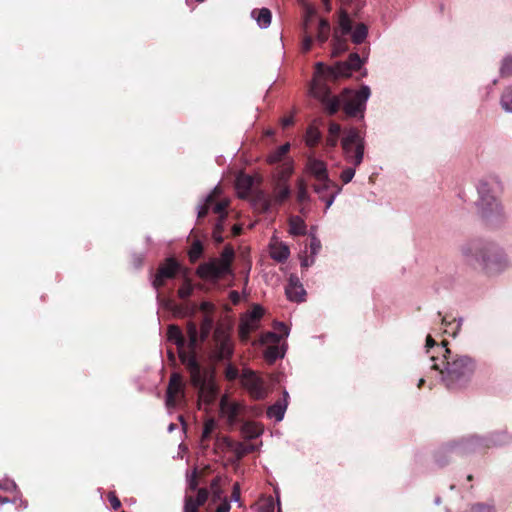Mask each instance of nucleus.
Wrapping results in <instances>:
<instances>
[{
    "instance_id": "12",
    "label": "nucleus",
    "mask_w": 512,
    "mask_h": 512,
    "mask_svg": "<svg viewBox=\"0 0 512 512\" xmlns=\"http://www.w3.org/2000/svg\"><path fill=\"white\" fill-rule=\"evenodd\" d=\"M291 195L290 187L287 183V178L281 175L275 182L273 188V197L265 195L263 192L259 194V200L262 203L264 211L270 210L273 205L283 204Z\"/></svg>"
},
{
    "instance_id": "44",
    "label": "nucleus",
    "mask_w": 512,
    "mask_h": 512,
    "mask_svg": "<svg viewBox=\"0 0 512 512\" xmlns=\"http://www.w3.org/2000/svg\"><path fill=\"white\" fill-rule=\"evenodd\" d=\"M355 175V167H348L341 172L340 178L344 184L349 183Z\"/></svg>"
},
{
    "instance_id": "11",
    "label": "nucleus",
    "mask_w": 512,
    "mask_h": 512,
    "mask_svg": "<svg viewBox=\"0 0 512 512\" xmlns=\"http://www.w3.org/2000/svg\"><path fill=\"white\" fill-rule=\"evenodd\" d=\"M344 157L346 161L358 167L364 156L365 143L360 131L357 128H349L345 131L341 141Z\"/></svg>"
},
{
    "instance_id": "37",
    "label": "nucleus",
    "mask_w": 512,
    "mask_h": 512,
    "mask_svg": "<svg viewBox=\"0 0 512 512\" xmlns=\"http://www.w3.org/2000/svg\"><path fill=\"white\" fill-rule=\"evenodd\" d=\"M309 18H310V16L307 15L305 18V21H304L305 35L303 36V39H302V45H301L302 53H308L311 50L312 44H313L312 36L307 33V25H308Z\"/></svg>"
},
{
    "instance_id": "50",
    "label": "nucleus",
    "mask_w": 512,
    "mask_h": 512,
    "mask_svg": "<svg viewBox=\"0 0 512 512\" xmlns=\"http://www.w3.org/2000/svg\"><path fill=\"white\" fill-rule=\"evenodd\" d=\"M341 133V126L336 122H331L329 124L328 134L339 137Z\"/></svg>"
},
{
    "instance_id": "33",
    "label": "nucleus",
    "mask_w": 512,
    "mask_h": 512,
    "mask_svg": "<svg viewBox=\"0 0 512 512\" xmlns=\"http://www.w3.org/2000/svg\"><path fill=\"white\" fill-rule=\"evenodd\" d=\"M290 150V144L286 143L280 147H278L275 151L269 154L268 156V162L270 164H275L283 160V158L286 156V154Z\"/></svg>"
},
{
    "instance_id": "13",
    "label": "nucleus",
    "mask_w": 512,
    "mask_h": 512,
    "mask_svg": "<svg viewBox=\"0 0 512 512\" xmlns=\"http://www.w3.org/2000/svg\"><path fill=\"white\" fill-rule=\"evenodd\" d=\"M352 24L353 22L349 14L341 10L338 20V29L334 30L332 38L333 56L336 57L347 49V40L344 36L350 34L353 28Z\"/></svg>"
},
{
    "instance_id": "60",
    "label": "nucleus",
    "mask_w": 512,
    "mask_h": 512,
    "mask_svg": "<svg viewBox=\"0 0 512 512\" xmlns=\"http://www.w3.org/2000/svg\"><path fill=\"white\" fill-rule=\"evenodd\" d=\"M224 222L225 221H221L220 219H218L217 223L214 226L213 231H217V232L223 233L224 229H225L224 228Z\"/></svg>"
},
{
    "instance_id": "35",
    "label": "nucleus",
    "mask_w": 512,
    "mask_h": 512,
    "mask_svg": "<svg viewBox=\"0 0 512 512\" xmlns=\"http://www.w3.org/2000/svg\"><path fill=\"white\" fill-rule=\"evenodd\" d=\"M204 247L202 242L197 239L193 241L191 248L189 250V259L192 263H195L203 254Z\"/></svg>"
},
{
    "instance_id": "16",
    "label": "nucleus",
    "mask_w": 512,
    "mask_h": 512,
    "mask_svg": "<svg viewBox=\"0 0 512 512\" xmlns=\"http://www.w3.org/2000/svg\"><path fill=\"white\" fill-rule=\"evenodd\" d=\"M228 206V202L223 201H216V189L207 196L204 204L200 207L198 211V221L205 218L209 211L211 210L214 214L218 215V219L221 221H225L227 218V211L226 208Z\"/></svg>"
},
{
    "instance_id": "41",
    "label": "nucleus",
    "mask_w": 512,
    "mask_h": 512,
    "mask_svg": "<svg viewBox=\"0 0 512 512\" xmlns=\"http://www.w3.org/2000/svg\"><path fill=\"white\" fill-rule=\"evenodd\" d=\"M254 329V326L252 325L251 322H243L240 324V327H239V336L241 338V340H247L249 338V335L251 333V331H253Z\"/></svg>"
},
{
    "instance_id": "10",
    "label": "nucleus",
    "mask_w": 512,
    "mask_h": 512,
    "mask_svg": "<svg viewBox=\"0 0 512 512\" xmlns=\"http://www.w3.org/2000/svg\"><path fill=\"white\" fill-rule=\"evenodd\" d=\"M221 483V476H216L215 478L212 479L210 483V490H208L207 488H200L197 492L196 497L186 494L184 499L183 512H199V508L207 502L210 493L212 502L214 503L224 499Z\"/></svg>"
},
{
    "instance_id": "25",
    "label": "nucleus",
    "mask_w": 512,
    "mask_h": 512,
    "mask_svg": "<svg viewBox=\"0 0 512 512\" xmlns=\"http://www.w3.org/2000/svg\"><path fill=\"white\" fill-rule=\"evenodd\" d=\"M306 223L300 216H292L289 218V233L294 236L306 234Z\"/></svg>"
},
{
    "instance_id": "18",
    "label": "nucleus",
    "mask_w": 512,
    "mask_h": 512,
    "mask_svg": "<svg viewBox=\"0 0 512 512\" xmlns=\"http://www.w3.org/2000/svg\"><path fill=\"white\" fill-rule=\"evenodd\" d=\"M215 357L217 360H228L233 355V345L230 337L220 329L214 332Z\"/></svg>"
},
{
    "instance_id": "56",
    "label": "nucleus",
    "mask_w": 512,
    "mask_h": 512,
    "mask_svg": "<svg viewBox=\"0 0 512 512\" xmlns=\"http://www.w3.org/2000/svg\"><path fill=\"white\" fill-rule=\"evenodd\" d=\"M232 499L238 501L240 499V486L238 483L233 485V491L231 495Z\"/></svg>"
},
{
    "instance_id": "59",
    "label": "nucleus",
    "mask_w": 512,
    "mask_h": 512,
    "mask_svg": "<svg viewBox=\"0 0 512 512\" xmlns=\"http://www.w3.org/2000/svg\"><path fill=\"white\" fill-rule=\"evenodd\" d=\"M310 257H311V259H310V260H309V258H308L307 256H306V257H304V258L302 259V261H301V266H302L303 268H308L310 265H312V264H313V262H314V257H312V256H310Z\"/></svg>"
},
{
    "instance_id": "42",
    "label": "nucleus",
    "mask_w": 512,
    "mask_h": 512,
    "mask_svg": "<svg viewBox=\"0 0 512 512\" xmlns=\"http://www.w3.org/2000/svg\"><path fill=\"white\" fill-rule=\"evenodd\" d=\"M282 336L276 332H267L263 334L261 340L263 343H271V345H278L281 341Z\"/></svg>"
},
{
    "instance_id": "58",
    "label": "nucleus",
    "mask_w": 512,
    "mask_h": 512,
    "mask_svg": "<svg viewBox=\"0 0 512 512\" xmlns=\"http://www.w3.org/2000/svg\"><path fill=\"white\" fill-rule=\"evenodd\" d=\"M212 237L214 239V241L217 243V244H220L223 242L224 238H223V233H220V232H217V231H213L212 232Z\"/></svg>"
},
{
    "instance_id": "43",
    "label": "nucleus",
    "mask_w": 512,
    "mask_h": 512,
    "mask_svg": "<svg viewBox=\"0 0 512 512\" xmlns=\"http://www.w3.org/2000/svg\"><path fill=\"white\" fill-rule=\"evenodd\" d=\"M225 377L227 380L229 381H234L236 380L238 377H239V371L237 369V367H235L234 365L232 364H229L226 368H225Z\"/></svg>"
},
{
    "instance_id": "36",
    "label": "nucleus",
    "mask_w": 512,
    "mask_h": 512,
    "mask_svg": "<svg viewBox=\"0 0 512 512\" xmlns=\"http://www.w3.org/2000/svg\"><path fill=\"white\" fill-rule=\"evenodd\" d=\"M193 290L194 286L192 281L189 278H185L177 293L180 299L185 300L192 295Z\"/></svg>"
},
{
    "instance_id": "20",
    "label": "nucleus",
    "mask_w": 512,
    "mask_h": 512,
    "mask_svg": "<svg viewBox=\"0 0 512 512\" xmlns=\"http://www.w3.org/2000/svg\"><path fill=\"white\" fill-rule=\"evenodd\" d=\"M285 293L289 300L295 302L304 301V296L306 294L303 285L299 281V278L295 275H291L289 277L288 284L285 288Z\"/></svg>"
},
{
    "instance_id": "9",
    "label": "nucleus",
    "mask_w": 512,
    "mask_h": 512,
    "mask_svg": "<svg viewBox=\"0 0 512 512\" xmlns=\"http://www.w3.org/2000/svg\"><path fill=\"white\" fill-rule=\"evenodd\" d=\"M370 93L368 86H362L358 91L344 90L338 98L345 115L347 117H357L358 115L363 117Z\"/></svg>"
},
{
    "instance_id": "46",
    "label": "nucleus",
    "mask_w": 512,
    "mask_h": 512,
    "mask_svg": "<svg viewBox=\"0 0 512 512\" xmlns=\"http://www.w3.org/2000/svg\"><path fill=\"white\" fill-rule=\"evenodd\" d=\"M107 499L114 510H118L121 507V501L116 496L115 492H109Z\"/></svg>"
},
{
    "instance_id": "2",
    "label": "nucleus",
    "mask_w": 512,
    "mask_h": 512,
    "mask_svg": "<svg viewBox=\"0 0 512 512\" xmlns=\"http://www.w3.org/2000/svg\"><path fill=\"white\" fill-rule=\"evenodd\" d=\"M447 345L448 342H445L437 347L441 353V361L433 363L431 368L440 372L441 381L449 391H461L470 385L477 363L468 355L453 353Z\"/></svg>"
},
{
    "instance_id": "4",
    "label": "nucleus",
    "mask_w": 512,
    "mask_h": 512,
    "mask_svg": "<svg viewBox=\"0 0 512 512\" xmlns=\"http://www.w3.org/2000/svg\"><path fill=\"white\" fill-rule=\"evenodd\" d=\"M511 437L506 431L492 433L487 438L471 436L461 441L451 444L444 449L445 453L456 456H464L471 453L481 452L491 446H499L508 443Z\"/></svg>"
},
{
    "instance_id": "31",
    "label": "nucleus",
    "mask_w": 512,
    "mask_h": 512,
    "mask_svg": "<svg viewBox=\"0 0 512 512\" xmlns=\"http://www.w3.org/2000/svg\"><path fill=\"white\" fill-rule=\"evenodd\" d=\"M350 34L353 43L361 44L368 35V27L364 23H359L354 30L352 29Z\"/></svg>"
},
{
    "instance_id": "38",
    "label": "nucleus",
    "mask_w": 512,
    "mask_h": 512,
    "mask_svg": "<svg viewBox=\"0 0 512 512\" xmlns=\"http://www.w3.org/2000/svg\"><path fill=\"white\" fill-rule=\"evenodd\" d=\"M501 105L504 110L512 112V86L504 90L501 97Z\"/></svg>"
},
{
    "instance_id": "53",
    "label": "nucleus",
    "mask_w": 512,
    "mask_h": 512,
    "mask_svg": "<svg viewBox=\"0 0 512 512\" xmlns=\"http://www.w3.org/2000/svg\"><path fill=\"white\" fill-rule=\"evenodd\" d=\"M230 503L227 498L222 499L220 505L216 508L215 512H229L230 511Z\"/></svg>"
},
{
    "instance_id": "21",
    "label": "nucleus",
    "mask_w": 512,
    "mask_h": 512,
    "mask_svg": "<svg viewBox=\"0 0 512 512\" xmlns=\"http://www.w3.org/2000/svg\"><path fill=\"white\" fill-rule=\"evenodd\" d=\"M306 168L308 172L315 177L317 181L327 180L328 171L326 163L314 157H309Z\"/></svg>"
},
{
    "instance_id": "64",
    "label": "nucleus",
    "mask_w": 512,
    "mask_h": 512,
    "mask_svg": "<svg viewBox=\"0 0 512 512\" xmlns=\"http://www.w3.org/2000/svg\"><path fill=\"white\" fill-rule=\"evenodd\" d=\"M209 307H210V304L207 303V302H204V303L201 304V309L202 310H208Z\"/></svg>"
},
{
    "instance_id": "51",
    "label": "nucleus",
    "mask_w": 512,
    "mask_h": 512,
    "mask_svg": "<svg viewBox=\"0 0 512 512\" xmlns=\"http://www.w3.org/2000/svg\"><path fill=\"white\" fill-rule=\"evenodd\" d=\"M198 485H199V482H198V477H197V474L196 472H194V474L192 475V477L190 478L189 482H188V490L190 491H198Z\"/></svg>"
},
{
    "instance_id": "6",
    "label": "nucleus",
    "mask_w": 512,
    "mask_h": 512,
    "mask_svg": "<svg viewBox=\"0 0 512 512\" xmlns=\"http://www.w3.org/2000/svg\"><path fill=\"white\" fill-rule=\"evenodd\" d=\"M235 252L231 245H226L219 258H211L197 267L196 274L204 280H219L232 273Z\"/></svg>"
},
{
    "instance_id": "17",
    "label": "nucleus",
    "mask_w": 512,
    "mask_h": 512,
    "mask_svg": "<svg viewBox=\"0 0 512 512\" xmlns=\"http://www.w3.org/2000/svg\"><path fill=\"white\" fill-rule=\"evenodd\" d=\"M185 398L183 378L179 373H172L166 391V404L175 407Z\"/></svg>"
},
{
    "instance_id": "54",
    "label": "nucleus",
    "mask_w": 512,
    "mask_h": 512,
    "mask_svg": "<svg viewBox=\"0 0 512 512\" xmlns=\"http://www.w3.org/2000/svg\"><path fill=\"white\" fill-rule=\"evenodd\" d=\"M213 428H214L213 421H209V422L205 423L202 437L203 438H208L210 436Z\"/></svg>"
},
{
    "instance_id": "52",
    "label": "nucleus",
    "mask_w": 512,
    "mask_h": 512,
    "mask_svg": "<svg viewBox=\"0 0 512 512\" xmlns=\"http://www.w3.org/2000/svg\"><path fill=\"white\" fill-rule=\"evenodd\" d=\"M339 137L328 134L325 145L329 148H335L338 144Z\"/></svg>"
},
{
    "instance_id": "15",
    "label": "nucleus",
    "mask_w": 512,
    "mask_h": 512,
    "mask_svg": "<svg viewBox=\"0 0 512 512\" xmlns=\"http://www.w3.org/2000/svg\"><path fill=\"white\" fill-rule=\"evenodd\" d=\"M181 269L180 263L173 257L165 259L159 264L157 272L152 281L155 289L162 288L167 280L174 279Z\"/></svg>"
},
{
    "instance_id": "39",
    "label": "nucleus",
    "mask_w": 512,
    "mask_h": 512,
    "mask_svg": "<svg viewBox=\"0 0 512 512\" xmlns=\"http://www.w3.org/2000/svg\"><path fill=\"white\" fill-rule=\"evenodd\" d=\"M297 201L303 203L308 200L307 184L303 179L297 181Z\"/></svg>"
},
{
    "instance_id": "32",
    "label": "nucleus",
    "mask_w": 512,
    "mask_h": 512,
    "mask_svg": "<svg viewBox=\"0 0 512 512\" xmlns=\"http://www.w3.org/2000/svg\"><path fill=\"white\" fill-rule=\"evenodd\" d=\"M283 357L284 351H281L278 345H270L264 351V358L270 364L274 363L278 358Z\"/></svg>"
},
{
    "instance_id": "61",
    "label": "nucleus",
    "mask_w": 512,
    "mask_h": 512,
    "mask_svg": "<svg viewBox=\"0 0 512 512\" xmlns=\"http://www.w3.org/2000/svg\"><path fill=\"white\" fill-rule=\"evenodd\" d=\"M230 299L234 304L238 303L240 300L239 293L237 291H231Z\"/></svg>"
},
{
    "instance_id": "63",
    "label": "nucleus",
    "mask_w": 512,
    "mask_h": 512,
    "mask_svg": "<svg viewBox=\"0 0 512 512\" xmlns=\"http://www.w3.org/2000/svg\"><path fill=\"white\" fill-rule=\"evenodd\" d=\"M252 450H253V447H252V446L250 447V449H242V448L240 449V448H239V449L237 450L238 458L243 457L246 453H249V452H251Z\"/></svg>"
},
{
    "instance_id": "62",
    "label": "nucleus",
    "mask_w": 512,
    "mask_h": 512,
    "mask_svg": "<svg viewBox=\"0 0 512 512\" xmlns=\"http://www.w3.org/2000/svg\"><path fill=\"white\" fill-rule=\"evenodd\" d=\"M242 233V227L239 225H234L232 227V235L233 236H239Z\"/></svg>"
},
{
    "instance_id": "34",
    "label": "nucleus",
    "mask_w": 512,
    "mask_h": 512,
    "mask_svg": "<svg viewBox=\"0 0 512 512\" xmlns=\"http://www.w3.org/2000/svg\"><path fill=\"white\" fill-rule=\"evenodd\" d=\"M212 327L213 319L208 315L204 316L200 324V334L198 333V338L200 337L202 342L209 337Z\"/></svg>"
},
{
    "instance_id": "1",
    "label": "nucleus",
    "mask_w": 512,
    "mask_h": 512,
    "mask_svg": "<svg viewBox=\"0 0 512 512\" xmlns=\"http://www.w3.org/2000/svg\"><path fill=\"white\" fill-rule=\"evenodd\" d=\"M363 60L358 53H351L345 62H337L334 66H326L318 62L315 66L314 78L311 83V93L318 98L324 105L329 115H334L340 109V100L336 96H331L329 86L325 79L336 80L339 77H349L353 71L361 68Z\"/></svg>"
},
{
    "instance_id": "7",
    "label": "nucleus",
    "mask_w": 512,
    "mask_h": 512,
    "mask_svg": "<svg viewBox=\"0 0 512 512\" xmlns=\"http://www.w3.org/2000/svg\"><path fill=\"white\" fill-rule=\"evenodd\" d=\"M181 362L185 365L190 374V381L193 387L198 389L199 400L211 404L216 395V388L213 384L207 383L206 373L197 359L181 356Z\"/></svg>"
},
{
    "instance_id": "5",
    "label": "nucleus",
    "mask_w": 512,
    "mask_h": 512,
    "mask_svg": "<svg viewBox=\"0 0 512 512\" xmlns=\"http://www.w3.org/2000/svg\"><path fill=\"white\" fill-rule=\"evenodd\" d=\"M479 199L476 203L480 216L488 223L497 224L503 218V208L495 189L485 181L478 186Z\"/></svg>"
},
{
    "instance_id": "55",
    "label": "nucleus",
    "mask_w": 512,
    "mask_h": 512,
    "mask_svg": "<svg viewBox=\"0 0 512 512\" xmlns=\"http://www.w3.org/2000/svg\"><path fill=\"white\" fill-rule=\"evenodd\" d=\"M274 503L272 501L266 502L259 507L258 512H274Z\"/></svg>"
},
{
    "instance_id": "28",
    "label": "nucleus",
    "mask_w": 512,
    "mask_h": 512,
    "mask_svg": "<svg viewBox=\"0 0 512 512\" xmlns=\"http://www.w3.org/2000/svg\"><path fill=\"white\" fill-rule=\"evenodd\" d=\"M321 138V132L316 126H308L305 135V143L309 148H315L319 144Z\"/></svg>"
},
{
    "instance_id": "19",
    "label": "nucleus",
    "mask_w": 512,
    "mask_h": 512,
    "mask_svg": "<svg viewBox=\"0 0 512 512\" xmlns=\"http://www.w3.org/2000/svg\"><path fill=\"white\" fill-rule=\"evenodd\" d=\"M313 187L320 198L326 202V208L332 205L335 196L341 191V187L331 181L329 177L327 180L319 181V184H315Z\"/></svg>"
},
{
    "instance_id": "45",
    "label": "nucleus",
    "mask_w": 512,
    "mask_h": 512,
    "mask_svg": "<svg viewBox=\"0 0 512 512\" xmlns=\"http://www.w3.org/2000/svg\"><path fill=\"white\" fill-rule=\"evenodd\" d=\"M309 248H310V254H311L310 256L314 257L321 249L320 240L314 236L311 237L310 243H309Z\"/></svg>"
},
{
    "instance_id": "8",
    "label": "nucleus",
    "mask_w": 512,
    "mask_h": 512,
    "mask_svg": "<svg viewBox=\"0 0 512 512\" xmlns=\"http://www.w3.org/2000/svg\"><path fill=\"white\" fill-rule=\"evenodd\" d=\"M186 330L189 338V351L184 350L185 338L179 326L173 324L169 325L167 330V337L170 341H173L176 344L180 360L181 356H186L188 358L193 357L194 359H197L196 348L198 345V328L196 323L192 321L188 322Z\"/></svg>"
},
{
    "instance_id": "14",
    "label": "nucleus",
    "mask_w": 512,
    "mask_h": 512,
    "mask_svg": "<svg viewBox=\"0 0 512 512\" xmlns=\"http://www.w3.org/2000/svg\"><path fill=\"white\" fill-rule=\"evenodd\" d=\"M242 386L254 400H262L267 395L264 380L254 371L245 369L240 378Z\"/></svg>"
},
{
    "instance_id": "22",
    "label": "nucleus",
    "mask_w": 512,
    "mask_h": 512,
    "mask_svg": "<svg viewBox=\"0 0 512 512\" xmlns=\"http://www.w3.org/2000/svg\"><path fill=\"white\" fill-rule=\"evenodd\" d=\"M241 405L236 402H230L227 397H223L220 401L221 413L227 417L230 424H234L241 412Z\"/></svg>"
},
{
    "instance_id": "47",
    "label": "nucleus",
    "mask_w": 512,
    "mask_h": 512,
    "mask_svg": "<svg viewBox=\"0 0 512 512\" xmlns=\"http://www.w3.org/2000/svg\"><path fill=\"white\" fill-rule=\"evenodd\" d=\"M470 512H495V510L492 506L478 503L471 507Z\"/></svg>"
},
{
    "instance_id": "40",
    "label": "nucleus",
    "mask_w": 512,
    "mask_h": 512,
    "mask_svg": "<svg viewBox=\"0 0 512 512\" xmlns=\"http://www.w3.org/2000/svg\"><path fill=\"white\" fill-rule=\"evenodd\" d=\"M500 74L502 77L512 76V56H507L503 59Z\"/></svg>"
},
{
    "instance_id": "24",
    "label": "nucleus",
    "mask_w": 512,
    "mask_h": 512,
    "mask_svg": "<svg viewBox=\"0 0 512 512\" xmlns=\"http://www.w3.org/2000/svg\"><path fill=\"white\" fill-rule=\"evenodd\" d=\"M253 184H254V179L252 176L245 174V173H239L236 177V182H235V186H236L239 196L241 198L248 197Z\"/></svg>"
},
{
    "instance_id": "29",
    "label": "nucleus",
    "mask_w": 512,
    "mask_h": 512,
    "mask_svg": "<svg viewBox=\"0 0 512 512\" xmlns=\"http://www.w3.org/2000/svg\"><path fill=\"white\" fill-rule=\"evenodd\" d=\"M270 255L275 261L284 262L288 259L290 251L288 246L280 243L271 246Z\"/></svg>"
},
{
    "instance_id": "57",
    "label": "nucleus",
    "mask_w": 512,
    "mask_h": 512,
    "mask_svg": "<svg viewBox=\"0 0 512 512\" xmlns=\"http://www.w3.org/2000/svg\"><path fill=\"white\" fill-rule=\"evenodd\" d=\"M293 123H294V118L292 115L284 117L281 120V124H282L283 128H287V127L291 126Z\"/></svg>"
},
{
    "instance_id": "49",
    "label": "nucleus",
    "mask_w": 512,
    "mask_h": 512,
    "mask_svg": "<svg viewBox=\"0 0 512 512\" xmlns=\"http://www.w3.org/2000/svg\"><path fill=\"white\" fill-rule=\"evenodd\" d=\"M263 314V309L260 306H255L250 315L251 322L259 321L262 318Z\"/></svg>"
},
{
    "instance_id": "23",
    "label": "nucleus",
    "mask_w": 512,
    "mask_h": 512,
    "mask_svg": "<svg viewBox=\"0 0 512 512\" xmlns=\"http://www.w3.org/2000/svg\"><path fill=\"white\" fill-rule=\"evenodd\" d=\"M288 398V392L284 391L283 398L278 399L273 405L268 407L267 416L269 418H274L276 421H281L288 406Z\"/></svg>"
},
{
    "instance_id": "27",
    "label": "nucleus",
    "mask_w": 512,
    "mask_h": 512,
    "mask_svg": "<svg viewBox=\"0 0 512 512\" xmlns=\"http://www.w3.org/2000/svg\"><path fill=\"white\" fill-rule=\"evenodd\" d=\"M445 342L447 341L443 340L440 344H438L431 335H428L426 337L425 346L427 348V353H431L430 358L434 363H438V361H441V353L439 352L437 347L444 345Z\"/></svg>"
},
{
    "instance_id": "30",
    "label": "nucleus",
    "mask_w": 512,
    "mask_h": 512,
    "mask_svg": "<svg viewBox=\"0 0 512 512\" xmlns=\"http://www.w3.org/2000/svg\"><path fill=\"white\" fill-rule=\"evenodd\" d=\"M330 32L331 27L329 21L326 19H320L316 35V40L320 45L324 44L328 40Z\"/></svg>"
},
{
    "instance_id": "26",
    "label": "nucleus",
    "mask_w": 512,
    "mask_h": 512,
    "mask_svg": "<svg viewBox=\"0 0 512 512\" xmlns=\"http://www.w3.org/2000/svg\"><path fill=\"white\" fill-rule=\"evenodd\" d=\"M260 27L266 28L270 25L272 14L268 8L254 9L251 13Z\"/></svg>"
},
{
    "instance_id": "48",
    "label": "nucleus",
    "mask_w": 512,
    "mask_h": 512,
    "mask_svg": "<svg viewBox=\"0 0 512 512\" xmlns=\"http://www.w3.org/2000/svg\"><path fill=\"white\" fill-rule=\"evenodd\" d=\"M274 328L277 330V333L282 336V338L287 337L289 334L288 327L282 322H276Z\"/></svg>"
},
{
    "instance_id": "3",
    "label": "nucleus",
    "mask_w": 512,
    "mask_h": 512,
    "mask_svg": "<svg viewBox=\"0 0 512 512\" xmlns=\"http://www.w3.org/2000/svg\"><path fill=\"white\" fill-rule=\"evenodd\" d=\"M461 252L469 264H478L487 274L502 272L509 266L507 255L492 243L473 240L463 245Z\"/></svg>"
}]
</instances>
